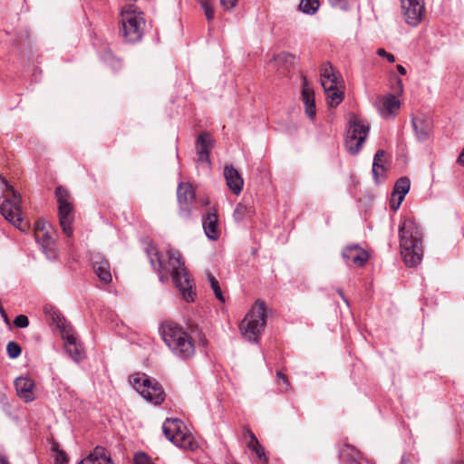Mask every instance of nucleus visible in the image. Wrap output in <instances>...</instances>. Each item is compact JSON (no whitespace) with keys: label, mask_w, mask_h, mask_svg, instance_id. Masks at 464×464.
Returning <instances> with one entry per match:
<instances>
[{"label":"nucleus","mask_w":464,"mask_h":464,"mask_svg":"<svg viewBox=\"0 0 464 464\" xmlns=\"http://www.w3.org/2000/svg\"><path fill=\"white\" fill-rule=\"evenodd\" d=\"M400 246L404 263L409 267L419 265L423 256L422 231L411 219H406L399 227Z\"/></svg>","instance_id":"f257e3e1"},{"label":"nucleus","mask_w":464,"mask_h":464,"mask_svg":"<svg viewBox=\"0 0 464 464\" xmlns=\"http://www.w3.org/2000/svg\"><path fill=\"white\" fill-rule=\"evenodd\" d=\"M160 336L170 352L180 360L192 358L196 348L191 336L172 322H165L160 328Z\"/></svg>","instance_id":"f03ea898"},{"label":"nucleus","mask_w":464,"mask_h":464,"mask_svg":"<svg viewBox=\"0 0 464 464\" xmlns=\"http://www.w3.org/2000/svg\"><path fill=\"white\" fill-rule=\"evenodd\" d=\"M168 256V272L170 274L176 287L179 290L184 300L188 303L193 302L196 295V292L193 290L194 284L189 278L184 262L181 260V255L177 250L169 249Z\"/></svg>","instance_id":"7ed1b4c3"},{"label":"nucleus","mask_w":464,"mask_h":464,"mask_svg":"<svg viewBox=\"0 0 464 464\" xmlns=\"http://www.w3.org/2000/svg\"><path fill=\"white\" fill-rule=\"evenodd\" d=\"M266 304L257 300L240 324L242 335L252 343H257L266 324Z\"/></svg>","instance_id":"20e7f679"},{"label":"nucleus","mask_w":464,"mask_h":464,"mask_svg":"<svg viewBox=\"0 0 464 464\" xmlns=\"http://www.w3.org/2000/svg\"><path fill=\"white\" fill-rule=\"evenodd\" d=\"M121 33L124 39L135 43L141 39L143 34L144 18L136 6L128 5L122 8L120 14Z\"/></svg>","instance_id":"39448f33"},{"label":"nucleus","mask_w":464,"mask_h":464,"mask_svg":"<svg viewBox=\"0 0 464 464\" xmlns=\"http://www.w3.org/2000/svg\"><path fill=\"white\" fill-rule=\"evenodd\" d=\"M0 185L12 193V198L5 199L1 205L0 210L3 217L21 231H26L29 228V225L22 218L20 194L1 175Z\"/></svg>","instance_id":"423d86ee"},{"label":"nucleus","mask_w":464,"mask_h":464,"mask_svg":"<svg viewBox=\"0 0 464 464\" xmlns=\"http://www.w3.org/2000/svg\"><path fill=\"white\" fill-rule=\"evenodd\" d=\"M370 125L367 121L352 114L348 121V129L345 137V147L353 154H358L367 139Z\"/></svg>","instance_id":"0eeeda50"},{"label":"nucleus","mask_w":464,"mask_h":464,"mask_svg":"<svg viewBox=\"0 0 464 464\" xmlns=\"http://www.w3.org/2000/svg\"><path fill=\"white\" fill-rule=\"evenodd\" d=\"M130 382L146 401L155 405L160 404L164 401V392L161 386L155 380H150L146 374H133Z\"/></svg>","instance_id":"6e6552de"},{"label":"nucleus","mask_w":464,"mask_h":464,"mask_svg":"<svg viewBox=\"0 0 464 464\" xmlns=\"http://www.w3.org/2000/svg\"><path fill=\"white\" fill-rule=\"evenodd\" d=\"M166 438L177 447L184 450H194V440L186 431L184 423L179 419H167L162 425Z\"/></svg>","instance_id":"1a4fd4ad"},{"label":"nucleus","mask_w":464,"mask_h":464,"mask_svg":"<svg viewBox=\"0 0 464 464\" xmlns=\"http://www.w3.org/2000/svg\"><path fill=\"white\" fill-rule=\"evenodd\" d=\"M56 198L58 202L59 224L63 233L66 236V243L72 244L71 238L73 235L72 224L73 222V208L69 202V194L66 189L59 187L56 188Z\"/></svg>","instance_id":"9d476101"},{"label":"nucleus","mask_w":464,"mask_h":464,"mask_svg":"<svg viewBox=\"0 0 464 464\" xmlns=\"http://www.w3.org/2000/svg\"><path fill=\"white\" fill-rule=\"evenodd\" d=\"M400 3L405 23L413 27L419 25L425 11L424 0H400Z\"/></svg>","instance_id":"9b49d317"},{"label":"nucleus","mask_w":464,"mask_h":464,"mask_svg":"<svg viewBox=\"0 0 464 464\" xmlns=\"http://www.w3.org/2000/svg\"><path fill=\"white\" fill-rule=\"evenodd\" d=\"M177 197L179 206V215L184 218H188L195 201V191L191 184L179 183L177 189Z\"/></svg>","instance_id":"f8f14e48"},{"label":"nucleus","mask_w":464,"mask_h":464,"mask_svg":"<svg viewBox=\"0 0 464 464\" xmlns=\"http://www.w3.org/2000/svg\"><path fill=\"white\" fill-rule=\"evenodd\" d=\"M342 256L347 265H353L358 267L363 266L368 261L367 252L359 245H350L342 251Z\"/></svg>","instance_id":"ddd939ff"},{"label":"nucleus","mask_w":464,"mask_h":464,"mask_svg":"<svg viewBox=\"0 0 464 464\" xmlns=\"http://www.w3.org/2000/svg\"><path fill=\"white\" fill-rule=\"evenodd\" d=\"M411 125L419 141H426L432 132L433 122L430 117L426 115H416L411 118Z\"/></svg>","instance_id":"4468645a"},{"label":"nucleus","mask_w":464,"mask_h":464,"mask_svg":"<svg viewBox=\"0 0 464 464\" xmlns=\"http://www.w3.org/2000/svg\"><path fill=\"white\" fill-rule=\"evenodd\" d=\"M16 394L25 402H31L35 400L34 387L35 382L33 379L20 376L14 380Z\"/></svg>","instance_id":"2eb2a0df"},{"label":"nucleus","mask_w":464,"mask_h":464,"mask_svg":"<svg viewBox=\"0 0 464 464\" xmlns=\"http://www.w3.org/2000/svg\"><path fill=\"white\" fill-rule=\"evenodd\" d=\"M91 260L93 271L98 278L105 284L111 283L112 276L108 260L100 254L92 255Z\"/></svg>","instance_id":"dca6fc26"},{"label":"nucleus","mask_w":464,"mask_h":464,"mask_svg":"<svg viewBox=\"0 0 464 464\" xmlns=\"http://www.w3.org/2000/svg\"><path fill=\"white\" fill-rule=\"evenodd\" d=\"M213 146L214 139L208 132L199 134L196 143L198 162H209V151Z\"/></svg>","instance_id":"f3484780"},{"label":"nucleus","mask_w":464,"mask_h":464,"mask_svg":"<svg viewBox=\"0 0 464 464\" xmlns=\"http://www.w3.org/2000/svg\"><path fill=\"white\" fill-rule=\"evenodd\" d=\"M409 190L410 179L408 178H401L396 181L391 200V208L392 209L396 210L399 208Z\"/></svg>","instance_id":"a211bd4d"},{"label":"nucleus","mask_w":464,"mask_h":464,"mask_svg":"<svg viewBox=\"0 0 464 464\" xmlns=\"http://www.w3.org/2000/svg\"><path fill=\"white\" fill-rule=\"evenodd\" d=\"M224 177L227 187L234 194L238 195L243 189L244 180L238 171L233 166H226L224 169Z\"/></svg>","instance_id":"6ab92c4d"},{"label":"nucleus","mask_w":464,"mask_h":464,"mask_svg":"<svg viewBox=\"0 0 464 464\" xmlns=\"http://www.w3.org/2000/svg\"><path fill=\"white\" fill-rule=\"evenodd\" d=\"M302 101L305 106L306 115L310 119H314L316 114L314 93L305 77H303Z\"/></svg>","instance_id":"aec40b11"},{"label":"nucleus","mask_w":464,"mask_h":464,"mask_svg":"<svg viewBox=\"0 0 464 464\" xmlns=\"http://www.w3.org/2000/svg\"><path fill=\"white\" fill-rule=\"evenodd\" d=\"M79 464H116L111 458L107 450L102 446H97L94 450Z\"/></svg>","instance_id":"412c9836"},{"label":"nucleus","mask_w":464,"mask_h":464,"mask_svg":"<svg viewBox=\"0 0 464 464\" xmlns=\"http://www.w3.org/2000/svg\"><path fill=\"white\" fill-rule=\"evenodd\" d=\"M218 215L215 212H208L203 218V228L208 238L217 240L220 236V230L218 226Z\"/></svg>","instance_id":"4be33fe9"},{"label":"nucleus","mask_w":464,"mask_h":464,"mask_svg":"<svg viewBox=\"0 0 464 464\" xmlns=\"http://www.w3.org/2000/svg\"><path fill=\"white\" fill-rule=\"evenodd\" d=\"M400 108V102L392 95L389 94L382 98L379 106V111L382 117L388 118L397 111Z\"/></svg>","instance_id":"5701e85b"},{"label":"nucleus","mask_w":464,"mask_h":464,"mask_svg":"<svg viewBox=\"0 0 464 464\" xmlns=\"http://www.w3.org/2000/svg\"><path fill=\"white\" fill-rule=\"evenodd\" d=\"M48 227L50 225L45 221L38 220L35 225L34 237L36 242L43 246L45 243L56 240L49 232Z\"/></svg>","instance_id":"b1692460"},{"label":"nucleus","mask_w":464,"mask_h":464,"mask_svg":"<svg viewBox=\"0 0 464 464\" xmlns=\"http://www.w3.org/2000/svg\"><path fill=\"white\" fill-rule=\"evenodd\" d=\"M244 436L246 438L247 437L249 439V440L247 442L248 448L256 453V457L260 460H262L264 463H266L267 458L266 456L265 449L259 443L256 435L250 430H246Z\"/></svg>","instance_id":"393cba45"},{"label":"nucleus","mask_w":464,"mask_h":464,"mask_svg":"<svg viewBox=\"0 0 464 464\" xmlns=\"http://www.w3.org/2000/svg\"><path fill=\"white\" fill-rule=\"evenodd\" d=\"M360 458V452L350 445H346L340 451V459L344 464H361Z\"/></svg>","instance_id":"a878e982"},{"label":"nucleus","mask_w":464,"mask_h":464,"mask_svg":"<svg viewBox=\"0 0 464 464\" xmlns=\"http://www.w3.org/2000/svg\"><path fill=\"white\" fill-rule=\"evenodd\" d=\"M326 86L327 87H323V88L326 94L328 105L330 107L338 106L343 99V92L339 90L338 86H336V87H331L330 85H326Z\"/></svg>","instance_id":"bb28decb"},{"label":"nucleus","mask_w":464,"mask_h":464,"mask_svg":"<svg viewBox=\"0 0 464 464\" xmlns=\"http://www.w3.org/2000/svg\"><path fill=\"white\" fill-rule=\"evenodd\" d=\"M147 253L151 266L153 267V269L157 270L160 273V279L163 281L164 275L162 274V270L166 269V267L163 266V261L161 259V256H160V253L156 250L155 247H150L147 250Z\"/></svg>","instance_id":"cd10ccee"},{"label":"nucleus","mask_w":464,"mask_h":464,"mask_svg":"<svg viewBox=\"0 0 464 464\" xmlns=\"http://www.w3.org/2000/svg\"><path fill=\"white\" fill-rule=\"evenodd\" d=\"M57 326L61 329L63 338L65 341V349L67 353H72V346L76 344V338L68 333L66 330V321L64 318L60 317L57 315Z\"/></svg>","instance_id":"c85d7f7f"},{"label":"nucleus","mask_w":464,"mask_h":464,"mask_svg":"<svg viewBox=\"0 0 464 464\" xmlns=\"http://www.w3.org/2000/svg\"><path fill=\"white\" fill-rule=\"evenodd\" d=\"M318 0H301L299 4V10L306 14H314L319 8Z\"/></svg>","instance_id":"c756f323"},{"label":"nucleus","mask_w":464,"mask_h":464,"mask_svg":"<svg viewBox=\"0 0 464 464\" xmlns=\"http://www.w3.org/2000/svg\"><path fill=\"white\" fill-rule=\"evenodd\" d=\"M42 251L49 260H55L58 256V251L56 246V240L53 242H47L41 246Z\"/></svg>","instance_id":"7c9ffc66"},{"label":"nucleus","mask_w":464,"mask_h":464,"mask_svg":"<svg viewBox=\"0 0 464 464\" xmlns=\"http://www.w3.org/2000/svg\"><path fill=\"white\" fill-rule=\"evenodd\" d=\"M385 156V151L382 150H379L376 151L373 162H372V176L376 182H378V168H381L382 165V158Z\"/></svg>","instance_id":"2f4dec72"},{"label":"nucleus","mask_w":464,"mask_h":464,"mask_svg":"<svg viewBox=\"0 0 464 464\" xmlns=\"http://www.w3.org/2000/svg\"><path fill=\"white\" fill-rule=\"evenodd\" d=\"M250 212V208L243 202H240L237 205L233 218L237 222L242 221L246 215Z\"/></svg>","instance_id":"473e14b6"},{"label":"nucleus","mask_w":464,"mask_h":464,"mask_svg":"<svg viewBox=\"0 0 464 464\" xmlns=\"http://www.w3.org/2000/svg\"><path fill=\"white\" fill-rule=\"evenodd\" d=\"M208 280L209 282V285L211 286V289L214 292L215 296L222 303L225 302V298L223 296L221 288L219 286L218 281L215 278L214 276L211 274H208Z\"/></svg>","instance_id":"72a5a7b5"},{"label":"nucleus","mask_w":464,"mask_h":464,"mask_svg":"<svg viewBox=\"0 0 464 464\" xmlns=\"http://www.w3.org/2000/svg\"><path fill=\"white\" fill-rule=\"evenodd\" d=\"M276 382L279 386V390L281 392H286L290 390L291 385L285 374L282 372L278 371L276 372Z\"/></svg>","instance_id":"f704fd0d"},{"label":"nucleus","mask_w":464,"mask_h":464,"mask_svg":"<svg viewBox=\"0 0 464 464\" xmlns=\"http://www.w3.org/2000/svg\"><path fill=\"white\" fill-rule=\"evenodd\" d=\"M6 351H7L8 356L11 359L17 358L22 353V349H21L20 345L14 341H11L7 343Z\"/></svg>","instance_id":"c9c22d12"},{"label":"nucleus","mask_w":464,"mask_h":464,"mask_svg":"<svg viewBox=\"0 0 464 464\" xmlns=\"http://www.w3.org/2000/svg\"><path fill=\"white\" fill-rule=\"evenodd\" d=\"M200 6L204 10L206 18L208 21H211L214 18V11L212 7V4L209 0H201Z\"/></svg>","instance_id":"e433bc0d"},{"label":"nucleus","mask_w":464,"mask_h":464,"mask_svg":"<svg viewBox=\"0 0 464 464\" xmlns=\"http://www.w3.org/2000/svg\"><path fill=\"white\" fill-rule=\"evenodd\" d=\"M339 83V77L338 74L334 72L333 73L329 74L328 77H326L324 82H322L323 87H327L326 85H330L331 87H336Z\"/></svg>","instance_id":"4c0bfd02"},{"label":"nucleus","mask_w":464,"mask_h":464,"mask_svg":"<svg viewBox=\"0 0 464 464\" xmlns=\"http://www.w3.org/2000/svg\"><path fill=\"white\" fill-rule=\"evenodd\" d=\"M68 353L75 362H80L83 358V352L77 343L72 346V353Z\"/></svg>","instance_id":"58836bf2"},{"label":"nucleus","mask_w":464,"mask_h":464,"mask_svg":"<svg viewBox=\"0 0 464 464\" xmlns=\"http://www.w3.org/2000/svg\"><path fill=\"white\" fill-rule=\"evenodd\" d=\"M14 324L18 328H25L29 325V320L27 316L24 314L17 315L14 320Z\"/></svg>","instance_id":"ea45409f"},{"label":"nucleus","mask_w":464,"mask_h":464,"mask_svg":"<svg viewBox=\"0 0 464 464\" xmlns=\"http://www.w3.org/2000/svg\"><path fill=\"white\" fill-rule=\"evenodd\" d=\"M135 464H154L150 457L145 453H138L135 456Z\"/></svg>","instance_id":"a19ab883"},{"label":"nucleus","mask_w":464,"mask_h":464,"mask_svg":"<svg viewBox=\"0 0 464 464\" xmlns=\"http://www.w3.org/2000/svg\"><path fill=\"white\" fill-rule=\"evenodd\" d=\"M55 464H67L68 459L66 453L63 450H56L54 457Z\"/></svg>","instance_id":"79ce46f5"},{"label":"nucleus","mask_w":464,"mask_h":464,"mask_svg":"<svg viewBox=\"0 0 464 464\" xmlns=\"http://www.w3.org/2000/svg\"><path fill=\"white\" fill-rule=\"evenodd\" d=\"M334 72V70L329 63H324L321 69V82H323L324 80L326 77H328L329 74L333 73Z\"/></svg>","instance_id":"37998d69"},{"label":"nucleus","mask_w":464,"mask_h":464,"mask_svg":"<svg viewBox=\"0 0 464 464\" xmlns=\"http://www.w3.org/2000/svg\"><path fill=\"white\" fill-rule=\"evenodd\" d=\"M377 54L381 57L386 58L391 63L395 62V57L392 53L386 52L384 49L380 48L377 50Z\"/></svg>","instance_id":"c03bdc74"},{"label":"nucleus","mask_w":464,"mask_h":464,"mask_svg":"<svg viewBox=\"0 0 464 464\" xmlns=\"http://www.w3.org/2000/svg\"><path fill=\"white\" fill-rule=\"evenodd\" d=\"M237 1L238 0H220L221 5L226 9H232L233 7H235V5L237 3Z\"/></svg>","instance_id":"a18cd8bd"},{"label":"nucleus","mask_w":464,"mask_h":464,"mask_svg":"<svg viewBox=\"0 0 464 464\" xmlns=\"http://www.w3.org/2000/svg\"><path fill=\"white\" fill-rule=\"evenodd\" d=\"M343 0H328L329 4L333 7H339Z\"/></svg>","instance_id":"49530a36"},{"label":"nucleus","mask_w":464,"mask_h":464,"mask_svg":"<svg viewBox=\"0 0 464 464\" xmlns=\"http://www.w3.org/2000/svg\"><path fill=\"white\" fill-rule=\"evenodd\" d=\"M396 69H397V71H398L401 75H405V74H406V69H405L402 65L398 64V65L396 66Z\"/></svg>","instance_id":"de8ad7c7"},{"label":"nucleus","mask_w":464,"mask_h":464,"mask_svg":"<svg viewBox=\"0 0 464 464\" xmlns=\"http://www.w3.org/2000/svg\"><path fill=\"white\" fill-rule=\"evenodd\" d=\"M384 171H385L384 166L381 165V168H378V180L380 179V178H382L383 176Z\"/></svg>","instance_id":"09e8293b"},{"label":"nucleus","mask_w":464,"mask_h":464,"mask_svg":"<svg viewBox=\"0 0 464 464\" xmlns=\"http://www.w3.org/2000/svg\"><path fill=\"white\" fill-rule=\"evenodd\" d=\"M111 63L114 66H118L120 67L121 66V61L120 60H116L114 59L113 57H111Z\"/></svg>","instance_id":"8fccbe9b"},{"label":"nucleus","mask_w":464,"mask_h":464,"mask_svg":"<svg viewBox=\"0 0 464 464\" xmlns=\"http://www.w3.org/2000/svg\"><path fill=\"white\" fill-rule=\"evenodd\" d=\"M0 464H9L5 456L0 455Z\"/></svg>","instance_id":"3c124183"},{"label":"nucleus","mask_w":464,"mask_h":464,"mask_svg":"<svg viewBox=\"0 0 464 464\" xmlns=\"http://www.w3.org/2000/svg\"><path fill=\"white\" fill-rule=\"evenodd\" d=\"M339 295H341V297L343 299V301L348 304V301L346 300V298L343 296V292L342 291H338Z\"/></svg>","instance_id":"603ef678"},{"label":"nucleus","mask_w":464,"mask_h":464,"mask_svg":"<svg viewBox=\"0 0 464 464\" xmlns=\"http://www.w3.org/2000/svg\"><path fill=\"white\" fill-rule=\"evenodd\" d=\"M5 312L4 308H3V307H2V305L0 304V314H1V315H5Z\"/></svg>","instance_id":"864d4df0"},{"label":"nucleus","mask_w":464,"mask_h":464,"mask_svg":"<svg viewBox=\"0 0 464 464\" xmlns=\"http://www.w3.org/2000/svg\"><path fill=\"white\" fill-rule=\"evenodd\" d=\"M401 464H407V463H406L405 457H402V459H401Z\"/></svg>","instance_id":"5fc2aeb1"},{"label":"nucleus","mask_w":464,"mask_h":464,"mask_svg":"<svg viewBox=\"0 0 464 464\" xmlns=\"http://www.w3.org/2000/svg\"><path fill=\"white\" fill-rule=\"evenodd\" d=\"M2 316H3L4 320L7 323L8 322V318H7L6 314H5V315H2Z\"/></svg>","instance_id":"6e6d98bb"},{"label":"nucleus","mask_w":464,"mask_h":464,"mask_svg":"<svg viewBox=\"0 0 464 464\" xmlns=\"http://www.w3.org/2000/svg\"><path fill=\"white\" fill-rule=\"evenodd\" d=\"M2 316H3L4 320L7 323L8 322V318H7L6 314H5V315H2Z\"/></svg>","instance_id":"4d7b16f0"},{"label":"nucleus","mask_w":464,"mask_h":464,"mask_svg":"<svg viewBox=\"0 0 464 464\" xmlns=\"http://www.w3.org/2000/svg\"><path fill=\"white\" fill-rule=\"evenodd\" d=\"M451 464H464V461H456V462H452Z\"/></svg>","instance_id":"13d9d810"}]
</instances>
